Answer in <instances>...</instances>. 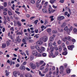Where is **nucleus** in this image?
Wrapping results in <instances>:
<instances>
[{
  "mask_svg": "<svg viewBox=\"0 0 77 77\" xmlns=\"http://www.w3.org/2000/svg\"><path fill=\"white\" fill-rule=\"evenodd\" d=\"M74 47V45H72L71 46H69L68 47V50H73V48Z\"/></svg>",
  "mask_w": 77,
  "mask_h": 77,
  "instance_id": "obj_8",
  "label": "nucleus"
},
{
  "mask_svg": "<svg viewBox=\"0 0 77 77\" xmlns=\"http://www.w3.org/2000/svg\"><path fill=\"white\" fill-rule=\"evenodd\" d=\"M20 69L21 70H24V69H26V67L24 66H20Z\"/></svg>",
  "mask_w": 77,
  "mask_h": 77,
  "instance_id": "obj_12",
  "label": "nucleus"
},
{
  "mask_svg": "<svg viewBox=\"0 0 77 77\" xmlns=\"http://www.w3.org/2000/svg\"><path fill=\"white\" fill-rule=\"evenodd\" d=\"M56 72L57 75H58V73H59V69L58 68H57Z\"/></svg>",
  "mask_w": 77,
  "mask_h": 77,
  "instance_id": "obj_36",
  "label": "nucleus"
},
{
  "mask_svg": "<svg viewBox=\"0 0 77 77\" xmlns=\"http://www.w3.org/2000/svg\"><path fill=\"white\" fill-rule=\"evenodd\" d=\"M72 42H75V40L74 39H72Z\"/></svg>",
  "mask_w": 77,
  "mask_h": 77,
  "instance_id": "obj_62",
  "label": "nucleus"
},
{
  "mask_svg": "<svg viewBox=\"0 0 77 77\" xmlns=\"http://www.w3.org/2000/svg\"><path fill=\"white\" fill-rule=\"evenodd\" d=\"M16 41L18 42H20L21 40L20 39V36H18L17 38V39L15 40Z\"/></svg>",
  "mask_w": 77,
  "mask_h": 77,
  "instance_id": "obj_11",
  "label": "nucleus"
},
{
  "mask_svg": "<svg viewBox=\"0 0 77 77\" xmlns=\"http://www.w3.org/2000/svg\"><path fill=\"white\" fill-rule=\"evenodd\" d=\"M35 48L38 51L39 53H42V50H41V49L39 48V47L38 45H36L35 46Z\"/></svg>",
  "mask_w": 77,
  "mask_h": 77,
  "instance_id": "obj_7",
  "label": "nucleus"
},
{
  "mask_svg": "<svg viewBox=\"0 0 77 77\" xmlns=\"http://www.w3.org/2000/svg\"><path fill=\"white\" fill-rule=\"evenodd\" d=\"M8 12L9 15H12V12H11L10 11L8 10Z\"/></svg>",
  "mask_w": 77,
  "mask_h": 77,
  "instance_id": "obj_32",
  "label": "nucleus"
},
{
  "mask_svg": "<svg viewBox=\"0 0 77 77\" xmlns=\"http://www.w3.org/2000/svg\"><path fill=\"white\" fill-rule=\"evenodd\" d=\"M32 54L33 55V56H37V54H38V52H37V51L35 50H34L32 51Z\"/></svg>",
  "mask_w": 77,
  "mask_h": 77,
  "instance_id": "obj_9",
  "label": "nucleus"
},
{
  "mask_svg": "<svg viewBox=\"0 0 77 77\" xmlns=\"http://www.w3.org/2000/svg\"><path fill=\"white\" fill-rule=\"evenodd\" d=\"M22 34H23V31H22V30L21 31V32H18L17 33V35H22Z\"/></svg>",
  "mask_w": 77,
  "mask_h": 77,
  "instance_id": "obj_20",
  "label": "nucleus"
},
{
  "mask_svg": "<svg viewBox=\"0 0 77 77\" xmlns=\"http://www.w3.org/2000/svg\"><path fill=\"white\" fill-rule=\"evenodd\" d=\"M22 42L24 44H25V45H27V43H26V40L24 39V38H23L22 40Z\"/></svg>",
  "mask_w": 77,
  "mask_h": 77,
  "instance_id": "obj_19",
  "label": "nucleus"
},
{
  "mask_svg": "<svg viewBox=\"0 0 77 77\" xmlns=\"http://www.w3.org/2000/svg\"><path fill=\"white\" fill-rule=\"evenodd\" d=\"M73 32H77V28H74L73 29Z\"/></svg>",
  "mask_w": 77,
  "mask_h": 77,
  "instance_id": "obj_48",
  "label": "nucleus"
},
{
  "mask_svg": "<svg viewBox=\"0 0 77 77\" xmlns=\"http://www.w3.org/2000/svg\"><path fill=\"white\" fill-rule=\"evenodd\" d=\"M63 40L64 41H66L67 40L66 37L63 38Z\"/></svg>",
  "mask_w": 77,
  "mask_h": 77,
  "instance_id": "obj_49",
  "label": "nucleus"
},
{
  "mask_svg": "<svg viewBox=\"0 0 77 77\" xmlns=\"http://www.w3.org/2000/svg\"><path fill=\"white\" fill-rule=\"evenodd\" d=\"M34 59V57L33 55H31L29 57V60L32 61Z\"/></svg>",
  "mask_w": 77,
  "mask_h": 77,
  "instance_id": "obj_14",
  "label": "nucleus"
},
{
  "mask_svg": "<svg viewBox=\"0 0 77 77\" xmlns=\"http://www.w3.org/2000/svg\"><path fill=\"white\" fill-rule=\"evenodd\" d=\"M36 65L37 67H39V65H40V63H36Z\"/></svg>",
  "mask_w": 77,
  "mask_h": 77,
  "instance_id": "obj_50",
  "label": "nucleus"
},
{
  "mask_svg": "<svg viewBox=\"0 0 77 77\" xmlns=\"http://www.w3.org/2000/svg\"><path fill=\"white\" fill-rule=\"evenodd\" d=\"M48 5V2H46L45 3V8H46V6H47V5Z\"/></svg>",
  "mask_w": 77,
  "mask_h": 77,
  "instance_id": "obj_39",
  "label": "nucleus"
},
{
  "mask_svg": "<svg viewBox=\"0 0 77 77\" xmlns=\"http://www.w3.org/2000/svg\"><path fill=\"white\" fill-rule=\"evenodd\" d=\"M34 37L35 38H39L38 34H35V35L34 36Z\"/></svg>",
  "mask_w": 77,
  "mask_h": 77,
  "instance_id": "obj_37",
  "label": "nucleus"
},
{
  "mask_svg": "<svg viewBox=\"0 0 77 77\" xmlns=\"http://www.w3.org/2000/svg\"><path fill=\"white\" fill-rule=\"evenodd\" d=\"M60 74L62 73L63 72V70H64V67H63V66H61L60 67Z\"/></svg>",
  "mask_w": 77,
  "mask_h": 77,
  "instance_id": "obj_6",
  "label": "nucleus"
},
{
  "mask_svg": "<svg viewBox=\"0 0 77 77\" xmlns=\"http://www.w3.org/2000/svg\"><path fill=\"white\" fill-rule=\"evenodd\" d=\"M31 4H35V1L34 0H31L30 2Z\"/></svg>",
  "mask_w": 77,
  "mask_h": 77,
  "instance_id": "obj_25",
  "label": "nucleus"
},
{
  "mask_svg": "<svg viewBox=\"0 0 77 77\" xmlns=\"http://www.w3.org/2000/svg\"><path fill=\"white\" fill-rule=\"evenodd\" d=\"M55 54L56 56H57V55L59 54V53L57 51H56L55 52Z\"/></svg>",
  "mask_w": 77,
  "mask_h": 77,
  "instance_id": "obj_46",
  "label": "nucleus"
},
{
  "mask_svg": "<svg viewBox=\"0 0 77 77\" xmlns=\"http://www.w3.org/2000/svg\"><path fill=\"white\" fill-rule=\"evenodd\" d=\"M70 30H69V28L67 30L66 32L67 34H69L70 33Z\"/></svg>",
  "mask_w": 77,
  "mask_h": 77,
  "instance_id": "obj_35",
  "label": "nucleus"
},
{
  "mask_svg": "<svg viewBox=\"0 0 77 77\" xmlns=\"http://www.w3.org/2000/svg\"><path fill=\"white\" fill-rule=\"evenodd\" d=\"M56 0H50L49 2L50 3H51V4L52 5L56 2Z\"/></svg>",
  "mask_w": 77,
  "mask_h": 77,
  "instance_id": "obj_13",
  "label": "nucleus"
},
{
  "mask_svg": "<svg viewBox=\"0 0 77 77\" xmlns=\"http://www.w3.org/2000/svg\"><path fill=\"white\" fill-rule=\"evenodd\" d=\"M4 5L5 7H6V6H7V3L6 2H5L4 4Z\"/></svg>",
  "mask_w": 77,
  "mask_h": 77,
  "instance_id": "obj_53",
  "label": "nucleus"
},
{
  "mask_svg": "<svg viewBox=\"0 0 77 77\" xmlns=\"http://www.w3.org/2000/svg\"><path fill=\"white\" fill-rule=\"evenodd\" d=\"M36 7L37 8H38V10H40L41 8H42V5H40V4H35Z\"/></svg>",
  "mask_w": 77,
  "mask_h": 77,
  "instance_id": "obj_5",
  "label": "nucleus"
},
{
  "mask_svg": "<svg viewBox=\"0 0 77 77\" xmlns=\"http://www.w3.org/2000/svg\"><path fill=\"white\" fill-rule=\"evenodd\" d=\"M15 12L17 14H18V15H19V14H20V13L18 11H15Z\"/></svg>",
  "mask_w": 77,
  "mask_h": 77,
  "instance_id": "obj_55",
  "label": "nucleus"
},
{
  "mask_svg": "<svg viewBox=\"0 0 77 77\" xmlns=\"http://www.w3.org/2000/svg\"><path fill=\"white\" fill-rule=\"evenodd\" d=\"M64 51L62 53L63 55H66V54H67V50H66V48L64 49Z\"/></svg>",
  "mask_w": 77,
  "mask_h": 77,
  "instance_id": "obj_10",
  "label": "nucleus"
},
{
  "mask_svg": "<svg viewBox=\"0 0 77 77\" xmlns=\"http://www.w3.org/2000/svg\"><path fill=\"white\" fill-rule=\"evenodd\" d=\"M37 56V57H41V54H37V56Z\"/></svg>",
  "mask_w": 77,
  "mask_h": 77,
  "instance_id": "obj_42",
  "label": "nucleus"
},
{
  "mask_svg": "<svg viewBox=\"0 0 77 77\" xmlns=\"http://www.w3.org/2000/svg\"><path fill=\"white\" fill-rule=\"evenodd\" d=\"M57 30L58 32H63V29H61L60 30L59 28H57Z\"/></svg>",
  "mask_w": 77,
  "mask_h": 77,
  "instance_id": "obj_30",
  "label": "nucleus"
},
{
  "mask_svg": "<svg viewBox=\"0 0 77 77\" xmlns=\"http://www.w3.org/2000/svg\"><path fill=\"white\" fill-rule=\"evenodd\" d=\"M41 0H38V1L36 2V3H37L39 4L41 3Z\"/></svg>",
  "mask_w": 77,
  "mask_h": 77,
  "instance_id": "obj_41",
  "label": "nucleus"
},
{
  "mask_svg": "<svg viewBox=\"0 0 77 77\" xmlns=\"http://www.w3.org/2000/svg\"><path fill=\"white\" fill-rule=\"evenodd\" d=\"M66 23L65 22L63 23L61 26V27H65V26H66Z\"/></svg>",
  "mask_w": 77,
  "mask_h": 77,
  "instance_id": "obj_22",
  "label": "nucleus"
},
{
  "mask_svg": "<svg viewBox=\"0 0 77 77\" xmlns=\"http://www.w3.org/2000/svg\"><path fill=\"white\" fill-rule=\"evenodd\" d=\"M19 66H20V64H17L16 65V67H19Z\"/></svg>",
  "mask_w": 77,
  "mask_h": 77,
  "instance_id": "obj_61",
  "label": "nucleus"
},
{
  "mask_svg": "<svg viewBox=\"0 0 77 77\" xmlns=\"http://www.w3.org/2000/svg\"><path fill=\"white\" fill-rule=\"evenodd\" d=\"M52 33L54 34V33H57V31L53 30V31H52Z\"/></svg>",
  "mask_w": 77,
  "mask_h": 77,
  "instance_id": "obj_44",
  "label": "nucleus"
},
{
  "mask_svg": "<svg viewBox=\"0 0 77 77\" xmlns=\"http://www.w3.org/2000/svg\"><path fill=\"white\" fill-rule=\"evenodd\" d=\"M42 44H43V41L40 38V40L36 42V44L38 45H42Z\"/></svg>",
  "mask_w": 77,
  "mask_h": 77,
  "instance_id": "obj_3",
  "label": "nucleus"
},
{
  "mask_svg": "<svg viewBox=\"0 0 77 77\" xmlns=\"http://www.w3.org/2000/svg\"><path fill=\"white\" fill-rule=\"evenodd\" d=\"M61 51H62V47H61V46H59V51L61 52Z\"/></svg>",
  "mask_w": 77,
  "mask_h": 77,
  "instance_id": "obj_38",
  "label": "nucleus"
},
{
  "mask_svg": "<svg viewBox=\"0 0 77 77\" xmlns=\"http://www.w3.org/2000/svg\"><path fill=\"white\" fill-rule=\"evenodd\" d=\"M47 31L48 33H50V32H51V28H48L47 29Z\"/></svg>",
  "mask_w": 77,
  "mask_h": 77,
  "instance_id": "obj_29",
  "label": "nucleus"
},
{
  "mask_svg": "<svg viewBox=\"0 0 77 77\" xmlns=\"http://www.w3.org/2000/svg\"><path fill=\"white\" fill-rule=\"evenodd\" d=\"M42 11L44 13H47L48 11L47 9L45 8H44L42 9Z\"/></svg>",
  "mask_w": 77,
  "mask_h": 77,
  "instance_id": "obj_15",
  "label": "nucleus"
},
{
  "mask_svg": "<svg viewBox=\"0 0 77 77\" xmlns=\"http://www.w3.org/2000/svg\"><path fill=\"white\" fill-rule=\"evenodd\" d=\"M54 40V38L53 37H51L50 38V42H51V41H53Z\"/></svg>",
  "mask_w": 77,
  "mask_h": 77,
  "instance_id": "obj_33",
  "label": "nucleus"
},
{
  "mask_svg": "<svg viewBox=\"0 0 77 77\" xmlns=\"http://www.w3.org/2000/svg\"><path fill=\"white\" fill-rule=\"evenodd\" d=\"M17 24L18 26H21V23L19 21H17Z\"/></svg>",
  "mask_w": 77,
  "mask_h": 77,
  "instance_id": "obj_28",
  "label": "nucleus"
},
{
  "mask_svg": "<svg viewBox=\"0 0 77 77\" xmlns=\"http://www.w3.org/2000/svg\"><path fill=\"white\" fill-rule=\"evenodd\" d=\"M34 64H33L32 63H30L29 64V65L31 66V67H32V66H33V65H34Z\"/></svg>",
  "mask_w": 77,
  "mask_h": 77,
  "instance_id": "obj_51",
  "label": "nucleus"
},
{
  "mask_svg": "<svg viewBox=\"0 0 77 77\" xmlns=\"http://www.w3.org/2000/svg\"><path fill=\"white\" fill-rule=\"evenodd\" d=\"M6 47V44L4 43L2 44V48H4Z\"/></svg>",
  "mask_w": 77,
  "mask_h": 77,
  "instance_id": "obj_23",
  "label": "nucleus"
},
{
  "mask_svg": "<svg viewBox=\"0 0 77 77\" xmlns=\"http://www.w3.org/2000/svg\"><path fill=\"white\" fill-rule=\"evenodd\" d=\"M37 23H38V20H36L35 21V24H37Z\"/></svg>",
  "mask_w": 77,
  "mask_h": 77,
  "instance_id": "obj_63",
  "label": "nucleus"
},
{
  "mask_svg": "<svg viewBox=\"0 0 77 77\" xmlns=\"http://www.w3.org/2000/svg\"><path fill=\"white\" fill-rule=\"evenodd\" d=\"M14 75V77H17L18 75H20V72H19L14 71L13 72Z\"/></svg>",
  "mask_w": 77,
  "mask_h": 77,
  "instance_id": "obj_4",
  "label": "nucleus"
},
{
  "mask_svg": "<svg viewBox=\"0 0 77 77\" xmlns=\"http://www.w3.org/2000/svg\"><path fill=\"white\" fill-rule=\"evenodd\" d=\"M41 40H42V41L44 42H47L48 40V37L47 36H45L43 37L42 38H40Z\"/></svg>",
  "mask_w": 77,
  "mask_h": 77,
  "instance_id": "obj_1",
  "label": "nucleus"
},
{
  "mask_svg": "<svg viewBox=\"0 0 77 77\" xmlns=\"http://www.w3.org/2000/svg\"><path fill=\"white\" fill-rule=\"evenodd\" d=\"M44 62L43 61H41L39 63L40 65H42V64H43V63H44Z\"/></svg>",
  "mask_w": 77,
  "mask_h": 77,
  "instance_id": "obj_52",
  "label": "nucleus"
},
{
  "mask_svg": "<svg viewBox=\"0 0 77 77\" xmlns=\"http://www.w3.org/2000/svg\"><path fill=\"white\" fill-rule=\"evenodd\" d=\"M27 64V62L26 61L24 62L23 63V65H26Z\"/></svg>",
  "mask_w": 77,
  "mask_h": 77,
  "instance_id": "obj_60",
  "label": "nucleus"
},
{
  "mask_svg": "<svg viewBox=\"0 0 77 77\" xmlns=\"http://www.w3.org/2000/svg\"><path fill=\"white\" fill-rule=\"evenodd\" d=\"M6 44H7V47H8L10 45V42L9 41H7L6 42Z\"/></svg>",
  "mask_w": 77,
  "mask_h": 77,
  "instance_id": "obj_24",
  "label": "nucleus"
},
{
  "mask_svg": "<svg viewBox=\"0 0 77 77\" xmlns=\"http://www.w3.org/2000/svg\"><path fill=\"white\" fill-rule=\"evenodd\" d=\"M5 9V7L3 6H1L0 7V9Z\"/></svg>",
  "mask_w": 77,
  "mask_h": 77,
  "instance_id": "obj_58",
  "label": "nucleus"
},
{
  "mask_svg": "<svg viewBox=\"0 0 77 77\" xmlns=\"http://www.w3.org/2000/svg\"><path fill=\"white\" fill-rule=\"evenodd\" d=\"M66 72L67 73L69 74L70 73V71H71V70H70V69L69 68H68L66 70Z\"/></svg>",
  "mask_w": 77,
  "mask_h": 77,
  "instance_id": "obj_16",
  "label": "nucleus"
},
{
  "mask_svg": "<svg viewBox=\"0 0 77 77\" xmlns=\"http://www.w3.org/2000/svg\"><path fill=\"white\" fill-rule=\"evenodd\" d=\"M54 16H51L50 17V18H51V20H54V19H53Z\"/></svg>",
  "mask_w": 77,
  "mask_h": 77,
  "instance_id": "obj_59",
  "label": "nucleus"
},
{
  "mask_svg": "<svg viewBox=\"0 0 77 77\" xmlns=\"http://www.w3.org/2000/svg\"><path fill=\"white\" fill-rule=\"evenodd\" d=\"M49 8L48 9V13L49 14H51V12H53L55 11L54 10H52V8H51V5H49Z\"/></svg>",
  "mask_w": 77,
  "mask_h": 77,
  "instance_id": "obj_2",
  "label": "nucleus"
},
{
  "mask_svg": "<svg viewBox=\"0 0 77 77\" xmlns=\"http://www.w3.org/2000/svg\"><path fill=\"white\" fill-rule=\"evenodd\" d=\"M36 66L35 65L33 64V65L31 67L32 69H35L36 68Z\"/></svg>",
  "mask_w": 77,
  "mask_h": 77,
  "instance_id": "obj_18",
  "label": "nucleus"
},
{
  "mask_svg": "<svg viewBox=\"0 0 77 77\" xmlns=\"http://www.w3.org/2000/svg\"><path fill=\"white\" fill-rule=\"evenodd\" d=\"M65 18V17L63 16H59L58 17V19H62L63 20Z\"/></svg>",
  "mask_w": 77,
  "mask_h": 77,
  "instance_id": "obj_21",
  "label": "nucleus"
},
{
  "mask_svg": "<svg viewBox=\"0 0 77 77\" xmlns=\"http://www.w3.org/2000/svg\"><path fill=\"white\" fill-rule=\"evenodd\" d=\"M67 29H68V26H66L64 29V30L65 31H66V30H67Z\"/></svg>",
  "mask_w": 77,
  "mask_h": 77,
  "instance_id": "obj_45",
  "label": "nucleus"
},
{
  "mask_svg": "<svg viewBox=\"0 0 77 77\" xmlns=\"http://www.w3.org/2000/svg\"><path fill=\"white\" fill-rule=\"evenodd\" d=\"M66 38L67 40H68L69 41H70L72 39V38L70 36L66 37Z\"/></svg>",
  "mask_w": 77,
  "mask_h": 77,
  "instance_id": "obj_17",
  "label": "nucleus"
},
{
  "mask_svg": "<svg viewBox=\"0 0 77 77\" xmlns=\"http://www.w3.org/2000/svg\"><path fill=\"white\" fill-rule=\"evenodd\" d=\"M61 43H62V42H61V41L60 40H58L57 41V43L58 44H60Z\"/></svg>",
  "mask_w": 77,
  "mask_h": 77,
  "instance_id": "obj_47",
  "label": "nucleus"
},
{
  "mask_svg": "<svg viewBox=\"0 0 77 77\" xmlns=\"http://www.w3.org/2000/svg\"><path fill=\"white\" fill-rule=\"evenodd\" d=\"M40 48L42 50V51H44L45 50V48L42 46Z\"/></svg>",
  "mask_w": 77,
  "mask_h": 77,
  "instance_id": "obj_31",
  "label": "nucleus"
},
{
  "mask_svg": "<svg viewBox=\"0 0 77 77\" xmlns=\"http://www.w3.org/2000/svg\"><path fill=\"white\" fill-rule=\"evenodd\" d=\"M64 1H65V0H60V2L61 3H63Z\"/></svg>",
  "mask_w": 77,
  "mask_h": 77,
  "instance_id": "obj_54",
  "label": "nucleus"
},
{
  "mask_svg": "<svg viewBox=\"0 0 77 77\" xmlns=\"http://www.w3.org/2000/svg\"><path fill=\"white\" fill-rule=\"evenodd\" d=\"M45 71H43V72L44 73V74H45L48 71V68H47L45 69Z\"/></svg>",
  "mask_w": 77,
  "mask_h": 77,
  "instance_id": "obj_26",
  "label": "nucleus"
},
{
  "mask_svg": "<svg viewBox=\"0 0 77 77\" xmlns=\"http://www.w3.org/2000/svg\"><path fill=\"white\" fill-rule=\"evenodd\" d=\"M71 2L72 4H74L75 3L74 1V0H71Z\"/></svg>",
  "mask_w": 77,
  "mask_h": 77,
  "instance_id": "obj_64",
  "label": "nucleus"
},
{
  "mask_svg": "<svg viewBox=\"0 0 77 77\" xmlns=\"http://www.w3.org/2000/svg\"><path fill=\"white\" fill-rule=\"evenodd\" d=\"M35 32L36 33H38V29H36L35 30Z\"/></svg>",
  "mask_w": 77,
  "mask_h": 77,
  "instance_id": "obj_57",
  "label": "nucleus"
},
{
  "mask_svg": "<svg viewBox=\"0 0 77 77\" xmlns=\"http://www.w3.org/2000/svg\"><path fill=\"white\" fill-rule=\"evenodd\" d=\"M62 46L63 47V48H65V43H63L62 44Z\"/></svg>",
  "mask_w": 77,
  "mask_h": 77,
  "instance_id": "obj_40",
  "label": "nucleus"
},
{
  "mask_svg": "<svg viewBox=\"0 0 77 77\" xmlns=\"http://www.w3.org/2000/svg\"><path fill=\"white\" fill-rule=\"evenodd\" d=\"M42 56L43 57H46L47 56V54L44 53L42 54Z\"/></svg>",
  "mask_w": 77,
  "mask_h": 77,
  "instance_id": "obj_43",
  "label": "nucleus"
},
{
  "mask_svg": "<svg viewBox=\"0 0 77 77\" xmlns=\"http://www.w3.org/2000/svg\"><path fill=\"white\" fill-rule=\"evenodd\" d=\"M52 43H50L49 44V47H51L52 45Z\"/></svg>",
  "mask_w": 77,
  "mask_h": 77,
  "instance_id": "obj_56",
  "label": "nucleus"
},
{
  "mask_svg": "<svg viewBox=\"0 0 77 77\" xmlns=\"http://www.w3.org/2000/svg\"><path fill=\"white\" fill-rule=\"evenodd\" d=\"M39 74H40V75H41L42 77H44V76H45V74H42L41 72H39Z\"/></svg>",
  "mask_w": 77,
  "mask_h": 77,
  "instance_id": "obj_34",
  "label": "nucleus"
},
{
  "mask_svg": "<svg viewBox=\"0 0 77 77\" xmlns=\"http://www.w3.org/2000/svg\"><path fill=\"white\" fill-rule=\"evenodd\" d=\"M26 77H32V75L30 73H28L26 75Z\"/></svg>",
  "mask_w": 77,
  "mask_h": 77,
  "instance_id": "obj_27",
  "label": "nucleus"
}]
</instances>
